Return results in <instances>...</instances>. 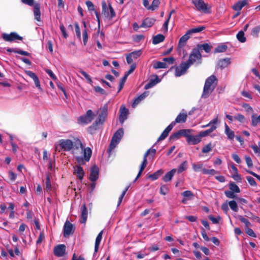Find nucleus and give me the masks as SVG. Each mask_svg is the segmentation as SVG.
<instances>
[{"label":"nucleus","mask_w":260,"mask_h":260,"mask_svg":"<svg viewBox=\"0 0 260 260\" xmlns=\"http://www.w3.org/2000/svg\"><path fill=\"white\" fill-rule=\"evenodd\" d=\"M74 147L76 149L81 148L83 152V156H76V160L79 164H83L84 161H89L92 154V150L89 147L85 148L80 141V140L76 137L74 138Z\"/></svg>","instance_id":"nucleus-1"},{"label":"nucleus","mask_w":260,"mask_h":260,"mask_svg":"<svg viewBox=\"0 0 260 260\" xmlns=\"http://www.w3.org/2000/svg\"><path fill=\"white\" fill-rule=\"evenodd\" d=\"M187 115L184 110H183L182 112L180 113L175 119L174 121H172L164 131L161 135L158 138L157 141H161L164 140L168 136L170 132L172 130L176 123H184L187 119Z\"/></svg>","instance_id":"nucleus-2"},{"label":"nucleus","mask_w":260,"mask_h":260,"mask_svg":"<svg viewBox=\"0 0 260 260\" xmlns=\"http://www.w3.org/2000/svg\"><path fill=\"white\" fill-rule=\"evenodd\" d=\"M55 150L59 151L62 150L64 151H70L72 150V153L75 155V152L74 142L70 139H60L54 145Z\"/></svg>","instance_id":"nucleus-3"},{"label":"nucleus","mask_w":260,"mask_h":260,"mask_svg":"<svg viewBox=\"0 0 260 260\" xmlns=\"http://www.w3.org/2000/svg\"><path fill=\"white\" fill-rule=\"evenodd\" d=\"M217 85V78L214 75L208 77L204 87L203 92L202 95L203 98H207L214 90Z\"/></svg>","instance_id":"nucleus-4"},{"label":"nucleus","mask_w":260,"mask_h":260,"mask_svg":"<svg viewBox=\"0 0 260 260\" xmlns=\"http://www.w3.org/2000/svg\"><path fill=\"white\" fill-rule=\"evenodd\" d=\"M124 132L123 128H119L114 134L112 137L111 143L109 145L108 151L110 152L114 149L117 145L119 143L123 136Z\"/></svg>","instance_id":"nucleus-5"},{"label":"nucleus","mask_w":260,"mask_h":260,"mask_svg":"<svg viewBox=\"0 0 260 260\" xmlns=\"http://www.w3.org/2000/svg\"><path fill=\"white\" fill-rule=\"evenodd\" d=\"M95 116L91 110L87 111L84 115L80 116L78 119V123L81 124H87L90 123Z\"/></svg>","instance_id":"nucleus-6"},{"label":"nucleus","mask_w":260,"mask_h":260,"mask_svg":"<svg viewBox=\"0 0 260 260\" xmlns=\"http://www.w3.org/2000/svg\"><path fill=\"white\" fill-rule=\"evenodd\" d=\"M102 14L104 16H115V13L110 4H107L105 1H102Z\"/></svg>","instance_id":"nucleus-7"},{"label":"nucleus","mask_w":260,"mask_h":260,"mask_svg":"<svg viewBox=\"0 0 260 260\" xmlns=\"http://www.w3.org/2000/svg\"><path fill=\"white\" fill-rule=\"evenodd\" d=\"M201 56H202L200 50L198 49H193L189 55V59L185 62L188 63V64H189V67L191 64L197 62V61H199V63H200Z\"/></svg>","instance_id":"nucleus-8"},{"label":"nucleus","mask_w":260,"mask_h":260,"mask_svg":"<svg viewBox=\"0 0 260 260\" xmlns=\"http://www.w3.org/2000/svg\"><path fill=\"white\" fill-rule=\"evenodd\" d=\"M3 39L7 42L16 41L17 40H22V37L19 36L16 32H12L10 34L4 33L3 34Z\"/></svg>","instance_id":"nucleus-9"},{"label":"nucleus","mask_w":260,"mask_h":260,"mask_svg":"<svg viewBox=\"0 0 260 260\" xmlns=\"http://www.w3.org/2000/svg\"><path fill=\"white\" fill-rule=\"evenodd\" d=\"M189 67V64L185 62H182L180 65L176 67L175 70V76L180 77L184 74Z\"/></svg>","instance_id":"nucleus-10"},{"label":"nucleus","mask_w":260,"mask_h":260,"mask_svg":"<svg viewBox=\"0 0 260 260\" xmlns=\"http://www.w3.org/2000/svg\"><path fill=\"white\" fill-rule=\"evenodd\" d=\"M192 2L198 10L206 13L208 12L207 5L203 0H192Z\"/></svg>","instance_id":"nucleus-11"},{"label":"nucleus","mask_w":260,"mask_h":260,"mask_svg":"<svg viewBox=\"0 0 260 260\" xmlns=\"http://www.w3.org/2000/svg\"><path fill=\"white\" fill-rule=\"evenodd\" d=\"M142 54V50H138L128 53L126 56V59L128 64H131L133 62V59H136Z\"/></svg>","instance_id":"nucleus-12"},{"label":"nucleus","mask_w":260,"mask_h":260,"mask_svg":"<svg viewBox=\"0 0 260 260\" xmlns=\"http://www.w3.org/2000/svg\"><path fill=\"white\" fill-rule=\"evenodd\" d=\"M25 73L34 80L36 87L40 91H42L43 89L41 86L40 82L36 74L30 71H25Z\"/></svg>","instance_id":"nucleus-13"},{"label":"nucleus","mask_w":260,"mask_h":260,"mask_svg":"<svg viewBox=\"0 0 260 260\" xmlns=\"http://www.w3.org/2000/svg\"><path fill=\"white\" fill-rule=\"evenodd\" d=\"M247 4L248 0H242L238 1L234 5H233L232 7L233 9L234 10L238 11V12L236 13L234 16H238V15L240 14V13L238 12V11H240L243 7Z\"/></svg>","instance_id":"nucleus-14"},{"label":"nucleus","mask_w":260,"mask_h":260,"mask_svg":"<svg viewBox=\"0 0 260 260\" xmlns=\"http://www.w3.org/2000/svg\"><path fill=\"white\" fill-rule=\"evenodd\" d=\"M186 141L189 144L195 145L201 142V138L200 134L198 135L193 136L189 134L186 138Z\"/></svg>","instance_id":"nucleus-15"},{"label":"nucleus","mask_w":260,"mask_h":260,"mask_svg":"<svg viewBox=\"0 0 260 260\" xmlns=\"http://www.w3.org/2000/svg\"><path fill=\"white\" fill-rule=\"evenodd\" d=\"M128 114V110L124 105H122L120 108L119 121L123 123L127 119Z\"/></svg>","instance_id":"nucleus-16"},{"label":"nucleus","mask_w":260,"mask_h":260,"mask_svg":"<svg viewBox=\"0 0 260 260\" xmlns=\"http://www.w3.org/2000/svg\"><path fill=\"white\" fill-rule=\"evenodd\" d=\"M149 154V151H147L144 155L143 161L140 166V170H139V173L135 179V180H136L137 179H138V178L140 177L142 172L143 171V170L146 167L147 163H148L147 160V157L148 156V155Z\"/></svg>","instance_id":"nucleus-17"},{"label":"nucleus","mask_w":260,"mask_h":260,"mask_svg":"<svg viewBox=\"0 0 260 260\" xmlns=\"http://www.w3.org/2000/svg\"><path fill=\"white\" fill-rule=\"evenodd\" d=\"M107 109L106 107L104 108L102 113L99 115L98 118L94 122V124L95 125L102 124L104 123L107 116Z\"/></svg>","instance_id":"nucleus-18"},{"label":"nucleus","mask_w":260,"mask_h":260,"mask_svg":"<svg viewBox=\"0 0 260 260\" xmlns=\"http://www.w3.org/2000/svg\"><path fill=\"white\" fill-rule=\"evenodd\" d=\"M66 252V246L63 244H60L54 248V253L58 257L62 256Z\"/></svg>","instance_id":"nucleus-19"},{"label":"nucleus","mask_w":260,"mask_h":260,"mask_svg":"<svg viewBox=\"0 0 260 260\" xmlns=\"http://www.w3.org/2000/svg\"><path fill=\"white\" fill-rule=\"evenodd\" d=\"M159 82L160 80L159 79L158 76L157 75H154L152 78L150 79L149 82L145 85L144 88L145 89H149L155 86Z\"/></svg>","instance_id":"nucleus-20"},{"label":"nucleus","mask_w":260,"mask_h":260,"mask_svg":"<svg viewBox=\"0 0 260 260\" xmlns=\"http://www.w3.org/2000/svg\"><path fill=\"white\" fill-rule=\"evenodd\" d=\"M73 225L67 221L64 224V236L67 237L73 233Z\"/></svg>","instance_id":"nucleus-21"},{"label":"nucleus","mask_w":260,"mask_h":260,"mask_svg":"<svg viewBox=\"0 0 260 260\" xmlns=\"http://www.w3.org/2000/svg\"><path fill=\"white\" fill-rule=\"evenodd\" d=\"M99 177V168L94 166L91 168L90 179L91 181H95Z\"/></svg>","instance_id":"nucleus-22"},{"label":"nucleus","mask_w":260,"mask_h":260,"mask_svg":"<svg viewBox=\"0 0 260 260\" xmlns=\"http://www.w3.org/2000/svg\"><path fill=\"white\" fill-rule=\"evenodd\" d=\"M155 20L152 17H147L140 25V27L143 28H147L152 26Z\"/></svg>","instance_id":"nucleus-23"},{"label":"nucleus","mask_w":260,"mask_h":260,"mask_svg":"<svg viewBox=\"0 0 260 260\" xmlns=\"http://www.w3.org/2000/svg\"><path fill=\"white\" fill-rule=\"evenodd\" d=\"M148 95V92H144L140 95L135 98L134 100V102L132 104V107L133 108H135L136 106L139 104L141 101L143 100L147 95Z\"/></svg>","instance_id":"nucleus-24"},{"label":"nucleus","mask_w":260,"mask_h":260,"mask_svg":"<svg viewBox=\"0 0 260 260\" xmlns=\"http://www.w3.org/2000/svg\"><path fill=\"white\" fill-rule=\"evenodd\" d=\"M231 59L229 58L221 59L218 62V67L220 69L228 67L231 64Z\"/></svg>","instance_id":"nucleus-25"},{"label":"nucleus","mask_w":260,"mask_h":260,"mask_svg":"<svg viewBox=\"0 0 260 260\" xmlns=\"http://www.w3.org/2000/svg\"><path fill=\"white\" fill-rule=\"evenodd\" d=\"M81 217L80 222L82 223H85L87 218V210L85 204H84L81 208Z\"/></svg>","instance_id":"nucleus-26"},{"label":"nucleus","mask_w":260,"mask_h":260,"mask_svg":"<svg viewBox=\"0 0 260 260\" xmlns=\"http://www.w3.org/2000/svg\"><path fill=\"white\" fill-rule=\"evenodd\" d=\"M74 172L80 180H82L84 176V172L83 168L79 166H76L74 167Z\"/></svg>","instance_id":"nucleus-27"},{"label":"nucleus","mask_w":260,"mask_h":260,"mask_svg":"<svg viewBox=\"0 0 260 260\" xmlns=\"http://www.w3.org/2000/svg\"><path fill=\"white\" fill-rule=\"evenodd\" d=\"M176 172V169H173L171 170L170 171L166 174V175L163 177L162 180L165 182H168L171 181Z\"/></svg>","instance_id":"nucleus-28"},{"label":"nucleus","mask_w":260,"mask_h":260,"mask_svg":"<svg viewBox=\"0 0 260 260\" xmlns=\"http://www.w3.org/2000/svg\"><path fill=\"white\" fill-rule=\"evenodd\" d=\"M190 34L189 32V31L188 30L187 31V32L184 35H183V36H182L180 38V39L179 41V43H178V46L179 47H182V46H184L186 41L190 38Z\"/></svg>","instance_id":"nucleus-29"},{"label":"nucleus","mask_w":260,"mask_h":260,"mask_svg":"<svg viewBox=\"0 0 260 260\" xmlns=\"http://www.w3.org/2000/svg\"><path fill=\"white\" fill-rule=\"evenodd\" d=\"M103 233V231H101L96 238L95 242V246H94V252H96L98 250L100 244L102 240Z\"/></svg>","instance_id":"nucleus-30"},{"label":"nucleus","mask_w":260,"mask_h":260,"mask_svg":"<svg viewBox=\"0 0 260 260\" xmlns=\"http://www.w3.org/2000/svg\"><path fill=\"white\" fill-rule=\"evenodd\" d=\"M225 133L228 136V139L230 140L234 139L235 137L234 132L230 128L226 123L225 124Z\"/></svg>","instance_id":"nucleus-31"},{"label":"nucleus","mask_w":260,"mask_h":260,"mask_svg":"<svg viewBox=\"0 0 260 260\" xmlns=\"http://www.w3.org/2000/svg\"><path fill=\"white\" fill-rule=\"evenodd\" d=\"M165 37L161 34H158L153 37L152 40V43L153 44H157L164 41Z\"/></svg>","instance_id":"nucleus-32"},{"label":"nucleus","mask_w":260,"mask_h":260,"mask_svg":"<svg viewBox=\"0 0 260 260\" xmlns=\"http://www.w3.org/2000/svg\"><path fill=\"white\" fill-rule=\"evenodd\" d=\"M192 168L194 172H199L200 171L202 172V169H204L203 164L201 161L193 163L192 164Z\"/></svg>","instance_id":"nucleus-33"},{"label":"nucleus","mask_w":260,"mask_h":260,"mask_svg":"<svg viewBox=\"0 0 260 260\" xmlns=\"http://www.w3.org/2000/svg\"><path fill=\"white\" fill-rule=\"evenodd\" d=\"M88 9L90 11H94L96 16H100V14L98 13L96 10L94 9V6L93 3L91 1H86L85 3Z\"/></svg>","instance_id":"nucleus-34"},{"label":"nucleus","mask_w":260,"mask_h":260,"mask_svg":"<svg viewBox=\"0 0 260 260\" xmlns=\"http://www.w3.org/2000/svg\"><path fill=\"white\" fill-rule=\"evenodd\" d=\"M153 67L155 69H166L168 68V64H167L166 62H164V61H157L153 64Z\"/></svg>","instance_id":"nucleus-35"},{"label":"nucleus","mask_w":260,"mask_h":260,"mask_svg":"<svg viewBox=\"0 0 260 260\" xmlns=\"http://www.w3.org/2000/svg\"><path fill=\"white\" fill-rule=\"evenodd\" d=\"M216 128V126L215 125H212L210 128L209 129L200 132L199 134L201 136V138L208 136L210 133H212Z\"/></svg>","instance_id":"nucleus-36"},{"label":"nucleus","mask_w":260,"mask_h":260,"mask_svg":"<svg viewBox=\"0 0 260 260\" xmlns=\"http://www.w3.org/2000/svg\"><path fill=\"white\" fill-rule=\"evenodd\" d=\"M258 124H260V115L256 116L255 114H253L251 116V125L255 126Z\"/></svg>","instance_id":"nucleus-37"},{"label":"nucleus","mask_w":260,"mask_h":260,"mask_svg":"<svg viewBox=\"0 0 260 260\" xmlns=\"http://www.w3.org/2000/svg\"><path fill=\"white\" fill-rule=\"evenodd\" d=\"M163 171L162 170H159L154 173L149 175L148 178L152 180H156L159 176L162 174Z\"/></svg>","instance_id":"nucleus-38"},{"label":"nucleus","mask_w":260,"mask_h":260,"mask_svg":"<svg viewBox=\"0 0 260 260\" xmlns=\"http://www.w3.org/2000/svg\"><path fill=\"white\" fill-rule=\"evenodd\" d=\"M228 49V46L224 44H221L218 45L215 49V53H221L224 52Z\"/></svg>","instance_id":"nucleus-39"},{"label":"nucleus","mask_w":260,"mask_h":260,"mask_svg":"<svg viewBox=\"0 0 260 260\" xmlns=\"http://www.w3.org/2000/svg\"><path fill=\"white\" fill-rule=\"evenodd\" d=\"M211 47L207 43L198 45V49L204 50L206 52L209 53L211 50Z\"/></svg>","instance_id":"nucleus-40"},{"label":"nucleus","mask_w":260,"mask_h":260,"mask_svg":"<svg viewBox=\"0 0 260 260\" xmlns=\"http://www.w3.org/2000/svg\"><path fill=\"white\" fill-rule=\"evenodd\" d=\"M229 188L231 191L235 193H239L240 192V189L239 186L234 182L229 184Z\"/></svg>","instance_id":"nucleus-41"},{"label":"nucleus","mask_w":260,"mask_h":260,"mask_svg":"<svg viewBox=\"0 0 260 260\" xmlns=\"http://www.w3.org/2000/svg\"><path fill=\"white\" fill-rule=\"evenodd\" d=\"M260 32V25L254 27L251 32V35L257 38L258 37V34Z\"/></svg>","instance_id":"nucleus-42"},{"label":"nucleus","mask_w":260,"mask_h":260,"mask_svg":"<svg viewBox=\"0 0 260 260\" xmlns=\"http://www.w3.org/2000/svg\"><path fill=\"white\" fill-rule=\"evenodd\" d=\"M160 4L159 0H153L152 2L151 5L149 8V10L154 11L158 8Z\"/></svg>","instance_id":"nucleus-43"},{"label":"nucleus","mask_w":260,"mask_h":260,"mask_svg":"<svg viewBox=\"0 0 260 260\" xmlns=\"http://www.w3.org/2000/svg\"><path fill=\"white\" fill-rule=\"evenodd\" d=\"M237 39L241 43H244L246 41L244 31H240L237 35Z\"/></svg>","instance_id":"nucleus-44"},{"label":"nucleus","mask_w":260,"mask_h":260,"mask_svg":"<svg viewBox=\"0 0 260 260\" xmlns=\"http://www.w3.org/2000/svg\"><path fill=\"white\" fill-rule=\"evenodd\" d=\"M230 208L235 212H238V207L236 201L233 200L231 201L228 203Z\"/></svg>","instance_id":"nucleus-45"},{"label":"nucleus","mask_w":260,"mask_h":260,"mask_svg":"<svg viewBox=\"0 0 260 260\" xmlns=\"http://www.w3.org/2000/svg\"><path fill=\"white\" fill-rule=\"evenodd\" d=\"M187 169V161H184L182 163H181L180 166L178 167L177 170L178 173H180L183 171H185Z\"/></svg>","instance_id":"nucleus-46"},{"label":"nucleus","mask_w":260,"mask_h":260,"mask_svg":"<svg viewBox=\"0 0 260 260\" xmlns=\"http://www.w3.org/2000/svg\"><path fill=\"white\" fill-rule=\"evenodd\" d=\"M235 120H237L240 123H244L245 121L246 118L245 116L241 114H237L234 116Z\"/></svg>","instance_id":"nucleus-47"},{"label":"nucleus","mask_w":260,"mask_h":260,"mask_svg":"<svg viewBox=\"0 0 260 260\" xmlns=\"http://www.w3.org/2000/svg\"><path fill=\"white\" fill-rule=\"evenodd\" d=\"M34 13L35 16H40L41 12H40V6L38 4H36L34 5Z\"/></svg>","instance_id":"nucleus-48"},{"label":"nucleus","mask_w":260,"mask_h":260,"mask_svg":"<svg viewBox=\"0 0 260 260\" xmlns=\"http://www.w3.org/2000/svg\"><path fill=\"white\" fill-rule=\"evenodd\" d=\"M205 28V27L204 26H202L193 28L192 29H189L188 31H189V32L190 34H193V33H197V32H201L202 30H203Z\"/></svg>","instance_id":"nucleus-49"},{"label":"nucleus","mask_w":260,"mask_h":260,"mask_svg":"<svg viewBox=\"0 0 260 260\" xmlns=\"http://www.w3.org/2000/svg\"><path fill=\"white\" fill-rule=\"evenodd\" d=\"M235 192L234 191L230 190H225L224 191V194L225 196L229 199H236L237 198L236 195L235 194Z\"/></svg>","instance_id":"nucleus-50"},{"label":"nucleus","mask_w":260,"mask_h":260,"mask_svg":"<svg viewBox=\"0 0 260 260\" xmlns=\"http://www.w3.org/2000/svg\"><path fill=\"white\" fill-rule=\"evenodd\" d=\"M191 130L190 129H181L178 131L180 136H184L187 138L188 135L191 133Z\"/></svg>","instance_id":"nucleus-51"},{"label":"nucleus","mask_w":260,"mask_h":260,"mask_svg":"<svg viewBox=\"0 0 260 260\" xmlns=\"http://www.w3.org/2000/svg\"><path fill=\"white\" fill-rule=\"evenodd\" d=\"M218 115H216V116L214 117V118L212 120H211L209 123L205 125H203L202 127H208L210 125H215V124H217L218 123Z\"/></svg>","instance_id":"nucleus-52"},{"label":"nucleus","mask_w":260,"mask_h":260,"mask_svg":"<svg viewBox=\"0 0 260 260\" xmlns=\"http://www.w3.org/2000/svg\"><path fill=\"white\" fill-rule=\"evenodd\" d=\"M202 173L203 174H209V175H214L217 173V171H216L214 169H202Z\"/></svg>","instance_id":"nucleus-53"},{"label":"nucleus","mask_w":260,"mask_h":260,"mask_svg":"<svg viewBox=\"0 0 260 260\" xmlns=\"http://www.w3.org/2000/svg\"><path fill=\"white\" fill-rule=\"evenodd\" d=\"M239 220L242 222H243V223L245 224V226H246V228H248L249 226H250L251 225V223L247 219L244 218V217H243L242 216H239Z\"/></svg>","instance_id":"nucleus-54"},{"label":"nucleus","mask_w":260,"mask_h":260,"mask_svg":"<svg viewBox=\"0 0 260 260\" xmlns=\"http://www.w3.org/2000/svg\"><path fill=\"white\" fill-rule=\"evenodd\" d=\"M169 188L166 185L161 186L160 188V193L162 195H166L169 192Z\"/></svg>","instance_id":"nucleus-55"},{"label":"nucleus","mask_w":260,"mask_h":260,"mask_svg":"<svg viewBox=\"0 0 260 260\" xmlns=\"http://www.w3.org/2000/svg\"><path fill=\"white\" fill-rule=\"evenodd\" d=\"M212 149V146L211 143H209L208 144L205 146L202 150V152L204 153H206L209 152Z\"/></svg>","instance_id":"nucleus-56"},{"label":"nucleus","mask_w":260,"mask_h":260,"mask_svg":"<svg viewBox=\"0 0 260 260\" xmlns=\"http://www.w3.org/2000/svg\"><path fill=\"white\" fill-rule=\"evenodd\" d=\"M45 187H46V189L47 191L50 190L51 188V182H50L49 176L48 175H47L46 176Z\"/></svg>","instance_id":"nucleus-57"},{"label":"nucleus","mask_w":260,"mask_h":260,"mask_svg":"<svg viewBox=\"0 0 260 260\" xmlns=\"http://www.w3.org/2000/svg\"><path fill=\"white\" fill-rule=\"evenodd\" d=\"M245 232L248 235L252 237L255 238L256 237L253 231L251 229L249 228V227L245 229Z\"/></svg>","instance_id":"nucleus-58"},{"label":"nucleus","mask_w":260,"mask_h":260,"mask_svg":"<svg viewBox=\"0 0 260 260\" xmlns=\"http://www.w3.org/2000/svg\"><path fill=\"white\" fill-rule=\"evenodd\" d=\"M127 77L125 76V75L123 77V78L121 79V81L120 82L119 85V89L118 92H119L123 87L124 84L125 82V81L127 79Z\"/></svg>","instance_id":"nucleus-59"},{"label":"nucleus","mask_w":260,"mask_h":260,"mask_svg":"<svg viewBox=\"0 0 260 260\" xmlns=\"http://www.w3.org/2000/svg\"><path fill=\"white\" fill-rule=\"evenodd\" d=\"M80 73L86 79L88 82L89 83H91L92 82L90 76L86 72L82 70L80 71Z\"/></svg>","instance_id":"nucleus-60"},{"label":"nucleus","mask_w":260,"mask_h":260,"mask_svg":"<svg viewBox=\"0 0 260 260\" xmlns=\"http://www.w3.org/2000/svg\"><path fill=\"white\" fill-rule=\"evenodd\" d=\"M130 69L125 73V76L128 77L129 74L132 73L136 68V63H131Z\"/></svg>","instance_id":"nucleus-61"},{"label":"nucleus","mask_w":260,"mask_h":260,"mask_svg":"<svg viewBox=\"0 0 260 260\" xmlns=\"http://www.w3.org/2000/svg\"><path fill=\"white\" fill-rule=\"evenodd\" d=\"M45 71L54 80H57V77H56V76L54 74V73H53V72L51 70L45 69Z\"/></svg>","instance_id":"nucleus-62"},{"label":"nucleus","mask_w":260,"mask_h":260,"mask_svg":"<svg viewBox=\"0 0 260 260\" xmlns=\"http://www.w3.org/2000/svg\"><path fill=\"white\" fill-rule=\"evenodd\" d=\"M163 60L164 61V62H166L168 66H169V65L173 63L174 58L173 57H170L167 58H164Z\"/></svg>","instance_id":"nucleus-63"},{"label":"nucleus","mask_w":260,"mask_h":260,"mask_svg":"<svg viewBox=\"0 0 260 260\" xmlns=\"http://www.w3.org/2000/svg\"><path fill=\"white\" fill-rule=\"evenodd\" d=\"M250 147L253 149L254 152L258 156H260V149L257 147L256 145H252Z\"/></svg>","instance_id":"nucleus-64"}]
</instances>
